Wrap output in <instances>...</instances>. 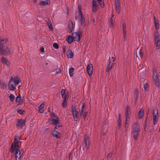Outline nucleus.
<instances>
[{
	"label": "nucleus",
	"instance_id": "obj_1",
	"mask_svg": "<svg viewBox=\"0 0 160 160\" xmlns=\"http://www.w3.org/2000/svg\"><path fill=\"white\" fill-rule=\"evenodd\" d=\"M20 81V79L17 76L11 77L9 80L8 87L10 91H14L16 90V87Z\"/></svg>",
	"mask_w": 160,
	"mask_h": 160
},
{
	"label": "nucleus",
	"instance_id": "obj_2",
	"mask_svg": "<svg viewBox=\"0 0 160 160\" xmlns=\"http://www.w3.org/2000/svg\"><path fill=\"white\" fill-rule=\"evenodd\" d=\"M7 40L4 39L3 37L0 38V54L4 53L5 55H9L11 53V51L7 47H3V45L6 42Z\"/></svg>",
	"mask_w": 160,
	"mask_h": 160
},
{
	"label": "nucleus",
	"instance_id": "obj_3",
	"mask_svg": "<svg viewBox=\"0 0 160 160\" xmlns=\"http://www.w3.org/2000/svg\"><path fill=\"white\" fill-rule=\"evenodd\" d=\"M153 42L157 49L160 48V40L158 31L155 30L154 31Z\"/></svg>",
	"mask_w": 160,
	"mask_h": 160
},
{
	"label": "nucleus",
	"instance_id": "obj_4",
	"mask_svg": "<svg viewBox=\"0 0 160 160\" xmlns=\"http://www.w3.org/2000/svg\"><path fill=\"white\" fill-rule=\"evenodd\" d=\"M152 73V79L154 84L157 87H159L160 86L159 80L156 68L153 69Z\"/></svg>",
	"mask_w": 160,
	"mask_h": 160
},
{
	"label": "nucleus",
	"instance_id": "obj_5",
	"mask_svg": "<svg viewBox=\"0 0 160 160\" xmlns=\"http://www.w3.org/2000/svg\"><path fill=\"white\" fill-rule=\"evenodd\" d=\"M14 148L13 151L11 152L15 151V157L16 160H20V158L22 157L23 153V151L22 149H19L18 147Z\"/></svg>",
	"mask_w": 160,
	"mask_h": 160
},
{
	"label": "nucleus",
	"instance_id": "obj_6",
	"mask_svg": "<svg viewBox=\"0 0 160 160\" xmlns=\"http://www.w3.org/2000/svg\"><path fill=\"white\" fill-rule=\"evenodd\" d=\"M139 128L138 125L137 123H135L134 124L133 130L132 134L133 138L134 139L136 140L138 136L139 133Z\"/></svg>",
	"mask_w": 160,
	"mask_h": 160
},
{
	"label": "nucleus",
	"instance_id": "obj_7",
	"mask_svg": "<svg viewBox=\"0 0 160 160\" xmlns=\"http://www.w3.org/2000/svg\"><path fill=\"white\" fill-rule=\"evenodd\" d=\"M79 16L78 17H76V19L77 20L78 19H79L81 25L82 27H84L85 25V20L80 9H79Z\"/></svg>",
	"mask_w": 160,
	"mask_h": 160
},
{
	"label": "nucleus",
	"instance_id": "obj_8",
	"mask_svg": "<svg viewBox=\"0 0 160 160\" xmlns=\"http://www.w3.org/2000/svg\"><path fill=\"white\" fill-rule=\"evenodd\" d=\"M20 140V139L19 136H17L15 137L14 140V142L12 145L11 148L10 150V152H12L14 148H18V143Z\"/></svg>",
	"mask_w": 160,
	"mask_h": 160
},
{
	"label": "nucleus",
	"instance_id": "obj_9",
	"mask_svg": "<svg viewBox=\"0 0 160 160\" xmlns=\"http://www.w3.org/2000/svg\"><path fill=\"white\" fill-rule=\"evenodd\" d=\"M81 35L82 33L80 31L73 33H72V36L73 40L77 42H79L80 40Z\"/></svg>",
	"mask_w": 160,
	"mask_h": 160
},
{
	"label": "nucleus",
	"instance_id": "obj_10",
	"mask_svg": "<svg viewBox=\"0 0 160 160\" xmlns=\"http://www.w3.org/2000/svg\"><path fill=\"white\" fill-rule=\"evenodd\" d=\"M153 123L155 125L157 122L158 118V110L155 108L153 110Z\"/></svg>",
	"mask_w": 160,
	"mask_h": 160
},
{
	"label": "nucleus",
	"instance_id": "obj_11",
	"mask_svg": "<svg viewBox=\"0 0 160 160\" xmlns=\"http://www.w3.org/2000/svg\"><path fill=\"white\" fill-rule=\"evenodd\" d=\"M99 6L98 2L96 0H93L92 5V12L93 13L96 12L98 10Z\"/></svg>",
	"mask_w": 160,
	"mask_h": 160
},
{
	"label": "nucleus",
	"instance_id": "obj_12",
	"mask_svg": "<svg viewBox=\"0 0 160 160\" xmlns=\"http://www.w3.org/2000/svg\"><path fill=\"white\" fill-rule=\"evenodd\" d=\"M26 120L22 119L18 120L16 126L18 127H22L25 125Z\"/></svg>",
	"mask_w": 160,
	"mask_h": 160
},
{
	"label": "nucleus",
	"instance_id": "obj_13",
	"mask_svg": "<svg viewBox=\"0 0 160 160\" xmlns=\"http://www.w3.org/2000/svg\"><path fill=\"white\" fill-rule=\"evenodd\" d=\"M72 115L74 119V120L77 121L78 118V115L79 114L78 112L76 109L75 108H72Z\"/></svg>",
	"mask_w": 160,
	"mask_h": 160
},
{
	"label": "nucleus",
	"instance_id": "obj_14",
	"mask_svg": "<svg viewBox=\"0 0 160 160\" xmlns=\"http://www.w3.org/2000/svg\"><path fill=\"white\" fill-rule=\"evenodd\" d=\"M1 61L2 63L5 66L9 67L10 65V62L8 61L6 58L2 57L1 58Z\"/></svg>",
	"mask_w": 160,
	"mask_h": 160
},
{
	"label": "nucleus",
	"instance_id": "obj_15",
	"mask_svg": "<svg viewBox=\"0 0 160 160\" xmlns=\"http://www.w3.org/2000/svg\"><path fill=\"white\" fill-rule=\"evenodd\" d=\"M122 29H123V38L124 41H125L126 39L127 35V31H126V27L125 23L123 22L122 25Z\"/></svg>",
	"mask_w": 160,
	"mask_h": 160
},
{
	"label": "nucleus",
	"instance_id": "obj_16",
	"mask_svg": "<svg viewBox=\"0 0 160 160\" xmlns=\"http://www.w3.org/2000/svg\"><path fill=\"white\" fill-rule=\"evenodd\" d=\"M50 121L52 124L54 125H56L57 124L59 123L60 120L58 118H51L50 120Z\"/></svg>",
	"mask_w": 160,
	"mask_h": 160
},
{
	"label": "nucleus",
	"instance_id": "obj_17",
	"mask_svg": "<svg viewBox=\"0 0 160 160\" xmlns=\"http://www.w3.org/2000/svg\"><path fill=\"white\" fill-rule=\"evenodd\" d=\"M89 138L88 136L85 137L84 139V141L85 145V147L86 148L87 150H88L89 145Z\"/></svg>",
	"mask_w": 160,
	"mask_h": 160
},
{
	"label": "nucleus",
	"instance_id": "obj_18",
	"mask_svg": "<svg viewBox=\"0 0 160 160\" xmlns=\"http://www.w3.org/2000/svg\"><path fill=\"white\" fill-rule=\"evenodd\" d=\"M73 27V24L72 21H69L68 22V32L69 33L72 32V31Z\"/></svg>",
	"mask_w": 160,
	"mask_h": 160
},
{
	"label": "nucleus",
	"instance_id": "obj_19",
	"mask_svg": "<svg viewBox=\"0 0 160 160\" xmlns=\"http://www.w3.org/2000/svg\"><path fill=\"white\" fill-rule=\"evenodd\" d=\"M50 3L49 0H41V6H47Z\"/></svg>",
	"mask_w": 160,
	"mask_h": 160
},
{
	"label": "nucleus",
	"instance_id": "obj_20",
	"mask_svg": "<svg viewBox=\"0 0 160 160\" xmlns=\"http://www.w3.org/2000/svg\"><path fill=\"white\" fill-rule=\"evenodd\" d=\"M87 72L89 75L92 74V72L93 68L92 64L88 65L87 66Z\"/></svg>",
	"mask_w": 160,
	"mask_h": 160
},
{
	"label": "nucleus",
	"instance_id": "obj_21",
	"mask_svg": "<svg viewBox=\"0 0 160 160\" xmlns=\"http://www.w3.org/2000/svg\"><path fill=\"white\" fill-rule=\"evenodd\" d=\"M67 55L68 58H72L73 57V53L71 49H69L67 52Z\"/></svg>",
	"mask_w": 160,
	"mask_h": 160
},
{
	"label": "nucleus",
	"instance_id": "obj_22",
	"mask_svg": "<svg viewBox=\"0 0 160 160\" xmlns=\"http://www.w3.org/2000/svg\"><path fill=\"white\" fill-rule=\"evenodd\" d=\"M52 135L53 137H55L56 138H58L60 137V134L56 131H54V132L52 133Z\"/></svg>",
	"mask_w": 160,
	"mask_h": 160
},
{
	"label": "nucleus",
	"instance_id": "obj_23",
	"mask_svg": "<svg viewBox=\"0 0 160 160\" xmlns=\"http://www.w3.org/2000/svg\"><path fill=\"white\" fill-rule=\"evenodd\" d=\"M113 63L111 62L110 60H109V64L108 65L107 67L106 71L107 72H108L109 70L112 68V66L113 65Z\"/></svg>",
	"mask_w": 160,
	"mask_h": 160
},
{
	"label": "nucleus",
	"instance_id": "obj_24",
	"mask_svg": "<svg viewBox=\"0 0 160 160\" xmlns=\"http://www.w3.org/2000/svg\"><path fill=\"white\" fill-rule=\"evenodd\" d=\"M73 38L72 36V37L70 35L68 36L67 38V41L69 43H71L73 41Z\"/></svg>",
	"mask_w": 160,
	"mask_h": 160
},
{
	"label": "nucleus",
	"instance_id": "obj_25",
	"mask_svg": "<svg viewBox=\"0 0 160 160\" xmlns=\"http://www.w3.org/2000/svg\"><path fill=\"white\" fill-rule=\"evenodd\" d=\"M130 114V108L128 106H127V109L126 111V116H128L129 117V115Z\"/></svg>",
	"mask_w": 160,
	"mask_h": 160
},
{
	"label": "nucleus",
	"instance_id": "obj_26",
	"mask_svg": "<svg viewBox=\"0 0 160 160\" xmlns=\"http://www.w3.org/2000/svg\"><path fill=\"white\" fill-rule=\"evenodd\" d=\"M154 21L155 23V27L156 29V30H158V28L159 27L158 26V20L157 19L155 18L154 17Z\"/></svg>",
	"mask_w": 160,
	"mask_h": 160
},
{
	"label": "nucleus",
	"instance_id": "obj_27",
	"mask_svg": "<svg viewBox=\"0 0 160 160\" xmlns=\"http://www.w3.org/2000/svg\"><path fill=\"white\" fill-rule=\"evenodd\" d=\"M0 88L2 89H4L6 88L7 86L6 84L4 82H1L0 83Z\"/></svg>",
	"mask_w": 160,
	"mask_h": 160
},
{
	"label": "nucleus",
	"instance_id": "obj_28",
	"mask_svg": "<svg viewBox=\"0 0 160 160\" xmlns=\"http://www.w3.org/2000/svg\"><path fill=\"white\" fill-rule=\"evenodd\" d=\"M22 99L20 96H18L16 99V101L17 102L22 103Z\"/></svg>",
	"mask_w": 160,
	"mask_h": 160
},
{
	"label": "nucleus",
	"instance_id": "obj_29",
	"mask_svg": "<svg viewBox=\"0 0 160 160\" xmlns=\"http://www.w3.org/2000/svg\"><path fill=\"white\" fill-rule=\"evenodd\" d=\"M143 110H141L138 114V118L141 119L143 115Z\"/></svg>",
	"mask_w": 160,
	"mask_h": 160
},
{
	"label": "nucleus",
	"instance_id": "obj_30",
	"mask_svg": "<svg viewBox=\"0 0 160 160\" xmlns=\"http://www.w3.org/2000/svg\"><path fill=\"white\" fill-rule=\"evenodd\" d=\"M84 107V104L83 103L81 107L79 108V111L80 115H81L83 111V108Z\"/></svg>",
	"mask_w": 160,
	"mask_h": 160
},
{
	"label": "nucleus",
	"instance_id": "obj_31",
	"mask_svg": "<svg viewBox=\"0 0 160 160\" xmlns=\"http://www.w3.org/2000/svg\"><path fill=\"white\" fill-rule=\"evenodd\" d=\"M108 23L110 27L113 28L114 26V24L112 18H111L109 20Z\"/></svg>",
	"mask_w": 160,
	"mask_h": 160
},
{
	"label": "nucleus",
	"instance_id": "obj_32",
	"mask_svg": "<svg viewBox=\"0 0 160 160\" xmlns=\"http://www.w3.org/2000/svg\"><path fill=\"white\" fill-rule=\"evenodd\" d=\"M138 97V91L136 90L134 92V98L135 101Z\"/></svg>",
	"mask_w": 160,
	"mask_h": 160
},
{
	"label": "nucleus",
	"instance_id": "obj_33",
	"mask_svg": "<svg viewBox=\"0 0 160 160\" xmlns=\"http://www.w3.org/2000/svg\"><path fill=\"white\" fill-rule=\"evenodd\" d=\"M47 24L48 26V27L49 29L51 30H53V28L52 26V24L49 21H48L47 22Z\"/></svg>",
	"mask_w": 160,
	"mask_h": 160
},
{
	"label": "nucleus",
	"instance_id": "obj_34",
	"mask_svg": "<svg viewBox=\"0 0 160 160\" xmlns=\"http://www.w3.org/2000/svg\"><path fill=\"white\" fill-rule=\"evenodd\" d=\"M74 70V69L73 68H71L69 69V74L70 76H72L73 75V72Z\"/></svg>",
	"mask_w": 160,
	"mask_h": 160
},
{
	"label": "nucleus",
	"instance_id": "obj_35",
	"mask_svg": "<svg viewBox=\"0 0 160 160\" xmlns=\"http://www.w3.org/2000/svg\"><path fill=\"white\" fill-rule=\"evenodd\" d=\"M62 98L63 99V100L66 99L67 100L68 98V94L66 93L61 95Z\"/></svg>",
	"mask_w": 160,
	"mask_h": 160
},
{
	"label": "nucleus",
	"instance_id": "obj_36",
	"mask_svg": "<svg viewBox=\"0 0 160 160\" xmlns=\"http://www.w3.org/2000/svg\"><path fill=\"white\" fill-rule=\"evenodd\" d=\"M50 116L52 118H58L57 115L55 114L53 112L50 113Z\"/></svg>",
	"mask_w": 160,
	"mask_h": 160
},
{
	"label": "nucleus",
	"instance_id": "obj_37",
	"mask_svg": "<svg viewBox=\"0 0 160 160\" xmlns=\"http://www.w3.org/2000/svg\"><path fill=\"white\" fill-rule=\"evenodd\" d=\"M9 98L11 101L12 102H13L15 99V97L13 94H11L10 95Z\"/></svg>",
	"mask_w": 160,
	"mask_h": 160
},
{
	"label": "nucleus",
	"instance_id": "obj_38",
	"mask_svg": "<svg viewBox=\"0 0 160 160\" xmlns=\"http://www.w3.org/2000/svg\"><path fill=\"white\" fill-rule=\"evenodd\" d=\"M45 103V102H42V104H41V113L43 111V110L42 109L44 108Z\"/></svg>",
	"mask_w": 160,
	"mask_h": 160
},
{
	"label": "nucleus",
	"instance_id": "obj_39",
	"mask_svg": "<svg viewBox=\"0 0 160 160\" xmlns=\"http://www.w3.org/2000/svg\"><path fill=\"white\" fill-rule=\"evenodd\" d=\"M67 100L64 99L63 100V102L62 103V106L63 108L65 107L67 105Z\"/></svg>",
	"mask_w": 160,
	"mask_h": 160
},
{
	"label": "nucleus",
	"instance_id": "obj_40",
	"mask_svg": "<svg viewBox=\"0 0 160 160\" xmlns=\"http://www.w3.org/2000/svg\"><path fill=\"white\" fill-rule=\"evenodd\" d=\"M120 5H116V10L117 12L118 13H119L120 12Z\"/></svg>",
	"mask_w": 160,
	"mask_h": 160
},
{
	"label": "nucleus",
	"instance_id": "obj_41",
	"mask_svg": "<svg viewBox=\"0 0 160 160\" xmlns=\"http://www.w3.org/2000/svg\"><path fill=\"white\" fill-rule=\"evenodd\" d=\"M17 112L21 115H22L24 113V111L22 110L19 109L17 110Z\"/></svg>",
	"mask_w": 160,
	"mask_h": 160
},
{
	"label": "nucleus",
	"instance_id": "obj_42",
	"mask_svg": "<svg viewBox=\"0 0 160 160\" xmlns=\"http://www.w3.org/2000/svg\"><path fill=\"white\" fill-rule=\"evenodd\" d=\"M143 55V53L141 51H139V53L138 54H137V56H139L140 58H142V57Z\"/></svg>",
	"mask_w": 160,
	"mask_h": 160
},
{
	"label": "nucleus",
	"instance_id": "obj_43",
	"mask_svg": "<svg viewBox=\"0 0 160 160\" xmlns=\"http://www.w3.org/2000/svg\"><path fill=\"white\" fill-rule=\"evenodd\" d=\"M46 50V48L45 47H41V52H44Z\"/></svg>",
	"mask_w": 160,
	"mask_h": 160
},
{
	"label": "nucleus",
	"instance_id": "obj_44",
	"mask_svg": "<svg viewBox=\"0 0 160 160\" xmlns=\"http://www.w3.org/2000/svg\"><path fill=\"white\" fill-rule=\"evenodd\" d=\"M148 85L147 83L144 84V89L146 91H147L148 90Z\"/></svg>",
	"mask_w": 160,
	"mask_h": 160
},
{
	"label": "nucleus",
	"instance_id": "obj_45",
	"mask_svg": "<svg viewBox=\"0 0 160 160\" xmlns=\"http://www.w3.org/2000/svg\"><path fill=\"white\" fill-rule=\"evenodd\" d=\"M115 5H120V0H114Z\"/></svg>",
	"mask_w": 160,
	"mask_h": 160
},
{
	"label": "nucleus",
	"instance_id": "obj_46",
	"mask_svg": "<svg viewBox=\"0 0 160 160\" xmlns=\"http://www.w3.org/2000/svg\"><path fill=\"white\" fill-rule=\"evenodd\" d=\"M53 47L56 49H58V45L56 43H54L53 44Z\"/></svg>",
	"mask_w": 160,
	"mask_h": 160
},
{
	"label": "nucleus",
	"instance_id": "obj_47",
	"mask_svg": "<svg viewBox=\"0 0 160 160\" xmlns=\"http://www.w3.org/2000/svg\"><path fill=\"white\" fill-rule=\"evenodd\" d=\"M100 4V6L102 7H103L104 6V2L102 1L100 2L99 3V5Z\"/></svg>",
	"mask_w": 160,
	"mask_h": 160
},
{
	"label": "nucleus",
	"instance_id": "obj_48",
	"mask_svg": "<svg viewBox=\"0 0 160 160\" xmlns=\"http://www.w3.org/2000/svg\"><path fill=\"white\" fill-rule=\"evenodd\" d=\"M62 125H56V126H55V128H54V131H56L57 129L59 128V127H61Z\"/></svg>",
	"mask_w": 160,
	"mask_h": 160
},
{
	"label": "nucleus",
	"instance_id": "obj_49",
	"mask_svg": "<svg viewBox=\"0 0 160 160\" xmlns=\"http://www.w3.org/2000/svg\"><path fill=\"white\" fill-rule=\"evenodd\" d=\"M66 94V90L65 89H62L61 92V95H64Z\"/></svg>",
	"mask_w": 160,
	"mask_h": 160
},
{
	"label": "nucleus",
	"instance_id": "obj_50",
	"mask_svg": "<svg viewBox=\"0 0 160 160\" xmlns=\"http://www.w3.org/2000/svg\"><path fill=\"white\" fill-rule=\"evenodd\" d=\"M87 114V112H84L83 113V118L84 119H85L86 118V117Z\"/></svg>",
	"mask_w": 160,
	"mask_h": 160
},
{
	"label": "nucleus",
	"instance_id": "obj_51",
	"mask_svg": "<svg viewBox=\"0 0 160 160\" xmlns=\"http://www.w3.org/2000/svg\"><path fill=\"white\" fill-rule=\"evenodd\" d=\"M120 115H119V121H118V124H119V127L120 126V125L121 124V120H119V119H120Z\"/></svg>",
	"mask_w": 160,
	"mask_h": 160
},
{
	"label": "nucleus",
	"instance_id": "obj_52",
	"mask_svg": "<svg viewBox=\"0 0 160 160\" xmlns=\"http://www.w3.org/2000/svg\"><path fill=\"white\" fill-rule=\"evenodd\" d=\"M58 70V71H57V73H60L61 72V70L60 69H59Z\"/></svg>",
	"mask_w": 160,
	"mask_h": 160
},
{
	"label": "nucleus",
	"instance_id": "obj_53",
	"mask_svg": "<svg viewBox=\"0 0 160 160\" xmlns=\"http://www.w3.org/2000/svg\"><path fill=\"white\" fill-rule=\"evenodd\" d=\"M129 118V117H128V116H126L125 120H126V121H128Z\"/></svg>",
	"mask_w": 160,
	"mask_h": 160
},
{
	"label": "nucleus",
	"instance_id": "obj_54",
	"mask_svg": "<svg viewBox=\"0 0 160 160\" xmlns=\"http://www.w3.org/2000/svg\"><path fill=\"white\" fill-rule=\"evenodd\" d=\"M112 60L113 62L114 61V60H115V59H114V58L113 57H112Z\"/></svg>",
	"mask_w": 160,
	"mask_h": 160
},
{
	"label": "nucleus",
	"instance_id": "obj_55",
	"mask_svg": "<svg viewBox=\"0 0 160 160\" xmlns=\"http://www.w3.org/2000/svg\"><path fill=\"white\" fill-rule=\"evenodd\" d=\"M127 123H128L127 121H126V120H125V124H127Z\"/></svg>",
	"mask_w": 160,
	"mask_h": 160
},
{
	"label": "nucleus",
	"instance_id": "obj_56",
	"mask_svg": "<svg viewBox=\"0 0 160 160\" xmlns=\"http://www.w3.org/2000/svg\"><path fill=\"white\" fill-rule=\"evenodd\" d=\"M38 111H40V106L38 107Z\"/></svg>",
	"mask_w": 160,
	"mask_h": 160
},
{
	"label": "nucleus",
	"instance_id": "obj_57",
	"mask_svg": "<svg viewBox=\"0 0 160 160\" xmlns=\"http://www.w3.org/2000/svg\"><path fill=\"white\" fill-rule=\"evenodd\" d=\"M103 135H105L104 133H103Z\"/></svg>",
	"mask_w": 160,
	"mask_h": 160
}]
</instances>
